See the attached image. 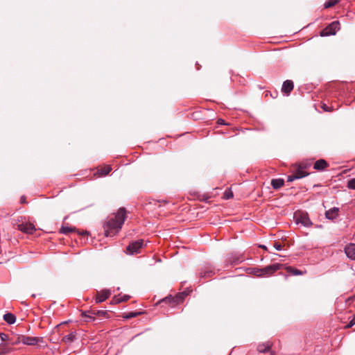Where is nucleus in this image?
Instances as JSON below:
<instances>
[{"label": "nucleus", "instance_id": "39448f33", "mask_svg": "<svg viewBox=\"0 0 355 355\" xmlns=\"http://www.w3.org/2000/svg\"><path fill=\"white\" fill-rule=\"evenodd\" d=\"M17 229L26 234H33L35 230L33 224L30 222L22 220L20 223L16 224Z\"/></svg>", "mask_w": 355, "mask_h": 355}, {"label": "nucleus", "instance_id": "6e6552de", "mask_svg": "<svg viewBox=\"0 0 355 355\" xmlns=\"http://www.w3.org/2000/svg\"><path fill=\"white\" fill-rule=\"evenodd\" d=\"M111 295V291L109 289H103L98 292L96 297V303H101L107 300Z\"/></svg>", "mask_w": 355, "mask_h": 355}, {"label": "nucleus", "instance_id": "c9c22d12", "mask_svg": "<svg viewBox=\"0 0 355 355\" xmlns=\"http://www.w3.org/2000/svg\"><path fill=\"white\" fill-rule=\"evenodd\" d=\"M261 248H263V249L266 250V247L265 245H261Z\"/></svg>", "mask_w": 355, "mask_h": 355}, {"label": "nucleus", "instance_id": "5701e85b", "mask_svg": "<svg viewBox=\"0 0 355 355\" xmlns=\"http://www.w3.org/2000/svg\"><path fill=\"white\" fill-rule=\"evenodd\" d=\"M347 187L349 189L355 190V178L348 180Z\"/></svg>", "mask_w": 355, "mask_h": 355}, {"label": "nucleus", "instance_id": "9d476101", "mask_svg": "<svg viewBox=\"0 0 355 355\" xmlns=\"http://www.w3.org/2000/svg\"><path fill=\"white\" fill-rule=\"evenodd\" d=\"M293 83L292 80H287L284 82L282 87V91L284 94L288 95L293 89Z\"/></svg>", "mask_w": 355, "mask_h": 355}, {"label": "nucleus", "instance_id": "aec40b11", "mask_svg": "<svg viewBox=\"0 0 355 355\" xmlns=\"http://www.w3.org/2000/svg\"><path fill=\"white\" fill-rule=\"evenodd\" d=\"M270 348V345L268 343L259 345L257 347V349L259 352L263 353L266 352L268 349Z\"/></svg>", "mask_w": 355, "mask_h": 355}, {"label": "nucleus", "instance_id": "e433bc0d", "mask_svg": "<svg viewBox=\"0 0 355 355\" xmlns=\"http://www.w3.org/2000/svg\"><path fill=\"white\" fill-rule=\"evenodd\" d=\"M21 202H24V198H21Z\"/></svg>", "mask_w": 355, "mask_h": 355}, {"label": "nucleus", "instance_id": "cd10ccee", "mask_svg": "<svg viewBox=\"0 0 355 355\" xmlns=\"http://www.w3.org/2000/svg\"><path fill=\"white\" fill-rule=\"evenodd\" d=\"M224 197L225 199H230L233 197V193L231 191H225L224 193Z\"/></svg>", "mask_w": 355, "mask_h": 355}, {"label": "nucleus", "instance_id": "393cba45", "mask_svg": "<svg viewBox=\"0 0 355 355\" xmlns=\"http://www.w3.org/2000/svg\"><path fill=\"white\" fill-rule=\"evenodd\" d=\"M288 270L294 275H300L302 274V271L291 267L288 268Z\"/></svg>", "mask_w": 355, "mask_h": 355}, {"label": "nucleus", "instance_id": "f704fd0d", "mask_svg": "<svg viewBox=\"0 0 355 355\" xmlns=\"http://www.w3.org/2000/svg\"><path fill=\"white\" fill-rule=\"evenodd\" d=\"M218 124H225L224 121L222 119H219L218 120Z\"/></svg>", "mask_w": 355, "mask_h": 355}, {"label": "nucleus", "instance_id": "20e7f679", "mask_svg": "<svg viewBox=\"0 0 355 355\" xmlns=\"http://www.w3.org/2000/svg\"><path fill=\"white\" fill-rule=\"evenodd\" d=\"M294 217L297 224H302L304 227H311L312 225V223L306 213H296Z\"/></svg>", "mask_w": 355, "mask_h": 355}, {"label": "nucleus", "instance_id": "4be33fe9", "mask_svg": "<svg viewBox=\"0 0 355 355\" xmlns=\"http://www.w3.org/2000/svg\"><path fill=\"white\" fill-rule=\"evenodd\" d=\"M75 334L73 333H71L65 336H64L63 338V340L65 341V342H72L74 339H75Z\"/></svg>", "mask_w": 355, "mask_h": 355}, {"label": "nucleus", "instance_id": "4468645a", "mask_svg": "<svg viewBox=\"0 0 355 355\" xmlns=\"http://www.w3.org/2000/svg\"><path fill=\"white\" fill-rule=\"evenodd\" d=\"M3 320L9 324H12L16 321V317L15 315L10 313H7L3 315Z\"/></svg>", "mask_w": 355, "mask_h": 355}, {"label": "nucleus", "instance_id": "2eb2a0df", "mask_svg": "<svg viewBox=\"0 0 355 355\" xmlns=\"http://www.w3.org/2000/svg\"><path fill=\"white\" fill-rule=\"evenodd\" d=\"M284 182L282 179H273L271 181V185L274 189H277L284 185Z\"/></svg>", "mask_w": 355, "mask_h": 355}, {"label": "nucleus", "instance_id": "1a4fd4ad", "mask_svg": "<svg viewBox=\"0 0 355 355\" xmlns=\"http://www.w3.org/2000/svg\"><path fill=\"white\" fill-rule=\"evenodd\" d=\"M346 256L351 260H355V243H350L347 244L345 249Z\"/></svg>", "mask_w": 355, "mask_h": 355}, {"label": "nucleus", "instance_id": "7c9ffc66", "mask_svg": "<svg viewBox=\"0 0 355 355\" xmlns=\"http://www.w3.org/2000/svg\"><path fill=\"white\" fill-rule=\"evenodd\" d=\"M298 179V177H296L295 175L293 173V175H288L287 178L288 182H293L295 180Z\"/></svg>", "mask_w": 355, "mask_h": 355}, {"label": "nucleus", "instance_id": "473e14b6", "mask_svg": "<svg viewBox=\"0 0 355 355\" xmlns=\"http://www.w3.org/2000/svg\"><path fill=\"white\" fill-rule=\"evenodd\" d=\"M274 248L277 250H281L282 249V246L280 243H275L274 244Z\"/></svg>", "mask_w": 355, "mask_h": 355}, {"label": "nucleus", "instance_id": "a878e982", "mask_svg": "<svg viewBox=\"0 0 355 355\" xmlns=\"http://www.w3.org/2000/svg\"><path fill=\"white\" fill-rule=\"evenodd\" d=\"M336 3V1L330 0L329 1L325 2L324 6L325 8H329L334 6Z\"/></svg>", "mask_w": 355, "mask_h": 355}, {"label": "nucleus", "instance_id": "f3484780", "mask_svg": "<svg viewBox=\"0 0 355 355\" xmlns=\"http://www.w3.org/2000/svg\"><path fill=\"white\" fill-rule=\"evenodd\" d=\"M11 349L6 344H0V355H6L10 352Z\"/></svg>", "mask_w": 355, "mask_h": 355}, {"label": "nucleus", "instance_id": "ddd939ff", "mask_svg": "<svg viewBox=\"0 0 355 355\" xmlns=\"http://www.w3.org/2000/svg\"><path fill=\"white\" fill-rule=\"evenodd\" d=\"M106 311H88V314L87 313V312H85L83 313V315L85 316V317H88L89 318L92 319V320H94V315H103L105 314H106Z\"/></svg>", "mask_w": 355, "mask_h": 355}, {"label": "nucleus", "instance_id": "b1692460", "mask_svg": "<svg viewBox=\"0 0 355 355\" xmlns=\"http://www.w3.org/2000/svg\"><path fill=\"white\" fill-rule=\"evenodd\" d=\"M74 230L72 227H62L60 229V232L62 234H67L70 232H72Z\"/></svg>", "mask_w": 355, "mask_h": 355}, {"label": "nucleus", "instance_id": "c85d7f7f", "mask_svg": "<svg viewBox=\"0 0 355 355\" xmlns=\"http://www.w3.org/2000/svg\"><path fill=\"white\" fill-rule=\"evenodd\" d=\"M0 338L2 341L10 340L8 335L4 333L0 334Z\"/></svg>", "mask_w": 355, "mask_h": 355}, {"label": "nucleus", "instance_id": "bb28decb", "mask_svg": "<svg viewBox=\"0 0 355 355\" xmlns=\"http://www.w3.org/2000/svg\"><path fill=\"white\" fill-rule=\"evenodd\" d=\"M211 274H212L211 271H206L204 272H200V278L209 277H211Z\"/></svg>", "mask_w": 355, "mask_h": 355}, {"label": "nucleus", "instance_id": "dca6fc26", "mask_svg": "<svg viewBox=\"0 0 355 355\" xmlns=\"http://www.w3.org/2000/svg\"><path fill=\"white\" fill-rule=\"evenodd\" d=\"M294 174L295 175L296 177H298V179H300V178H302L304 177H306L308 173H306L304 169L301 167H298L296 168Z\"/></svg>", "mask_w": 355, "mask_h": 355}, {"label": "nucleus", "instance_id": "f257e3e1", "mask_svg": "<svg viewBox=\"0 0 355 355\" xmlns=\"http://www.w3.org/2000/svg\"><path fill=\"white\" fill-rule=\"evenodd\" d=\"M125 209L120 208L114 218L109 219L104 224L105 235L113 236L119 232L125 220Z\"/></svg>", "mask_w": 355, "mask_h": 355}, {"label": "nucleus", "instance_id": "423d86ee", "mask_svg": "<svg viewBox=\"0 0 355 355\" xmlns=\"http://www.w3.org/2000/svg\"><path fill=\"white\" fill-rule=\"evenodd\" d=\"M340 29V24L338 21H335L331 23L321 32V36H327L330 35H335Z\"/></svg>", "mask_w": 355, "mask_h": 355}, {"label": "nucleus", "instance_id": "c756f323", "mask_svg": "<svg viewBox=\"0 0 355 355\" xmlns=\"http://www.w3.org/2000/svg\"><path fill=\"white\" fill-rule=\"evenodd\" d=\"M140 314L139 312H132V313H130L128 315H126V318H134V317H136L137 315H139Z\"/></svg>", "mask_w": 355, "mask_h": 355}, {"label": "nucleus", "instance_id": "72a5a7b5", "mask_svg": "<svg viewBox=\"0 0 355 355\" xmlns=\"http://www.w3.org/2000/svg\"><path fill=\"white\" fill-rule=\"evenodd\" d=\"M322 108L325 111H327V112L331 111V110L326 105H324V106H322Z\"/></svg>", "mask_w": 355, "mask_h": 355}, {"label": "nucleus", "instance_id": "6ab92c4d", "mask_svg": "<svg viewBox=\"0 0 355 355\" xmlns=\"http://www.w3.org/2000/svg\"><path fill=\"white\" fill-rule=\"evenodd\" d=\"M112 170L110 166H105V167L100 169L98 172L101 175H107Z\"/></svg>", "mask_w": 355, "mask_h": 355}, {"label": "nucleus", "instance_id": "2f4dec72", "mask_svg": "<svg viewBox=\"0 0 355 355\" xmlns=\"http://www.w3.org/2000/svg\"><path fill=\"white\" fill-rule=\"evenodd\" d=\"M355 324V315L353 316V318L349 321V324L347 325V327H352Z\"/></svg>", "mask_w": 355, "mask_h": 355}, {"label": "nucleus", "instance_id": "7ed1b4c3", "mask_svg": "<svg viewBox=\"0 0 355 355\" xmlns=\"http://www.w3.org/2000/svg\"><path fill=\"white\" fill-rule=\"evenodd\" d=\"M144 246V240L139 239L138 241L130 243L126 248V253L130 255L137 254L139 252L140 249Z\"/></svg>", "mask_w": 355, "mask_h": 355}, {"label": "nucleus", "instance_id": "9b49d317", "mask_svg": "<svg viewBox=\"0 0 355 355\" xmlns=\"http://www.w3.org/2000/svg\"><path fill=\"white\" fill-rule=\"evenodd\" d=\"M339 209L333 207L325 212V217L329 220L335 219L338 215Z\"/></svg>", "mask_w": 355, "mask_h": 355}, {"label": "nucleus", "instance_id": "412c9836", "mask_svg": "<svg viewBox=\"0 0 355 355\" xmlns=\"http://www.w3.org/2000/svg\"><path fill=\"white\" fill-rule=\"evenodd\" d=\"M129 298H130V297L128 295H124L123 297H114L113 301L114 302L115 304H118V303H120L122 302H125V301L128 300Z\"/></svg>", "mask_w": 355, "mask_h": 355}, {"label": "nucleus", "instance_id": "a211bd4d", "mask_svg": "<svg viewBox=\"0 0 355 355\" xmlns=\"http://www.w3.org/2000/svg\"><path fill=\"white\" fill-rule=\"evenodd\" d=\"M250 273H252L254 276L258 277H262V273L261 272L263 271H261V268H250Z\"/></svg>", "mask_w": 355, "mask_h": 355}, {"label": "nucleus", "instance_id": "0eeeda50", "mask_svg": "<svg viewBox=\"0 0 355 355\" xmlns=\"http://www.w3.org/2000/svg\"><path fill=\"white\" fill-rule=\"evenodd\" d=\"M282 265L279 263H273L265 268H261L262 277L272 275L275 272L279 270Z\"/></svg>", "mask_w": 355, "mask_h": 355}, {"label": "nucleus", "instance_id": "f03ea898", "mask_svg": "<svg viewBox=\"0 0 355 355\" xmlns=\"http://www.w3.org/2000/svg\"><path fill=\"white\" fill-rule=\"evenodd\" d=\"M40 340H42V339L40 338H37V337L21 336L17 337V339L16 340L12 341V344L15 345L17 343H21L22 344L26 345H35Z\"/></svg>", "mask_w": 355, "mask_h": 355}, {"label": "nucleus", "instance_id": "f8f14e48", "mask_svg": "<svg viewBox=\"0 0 355 355\" xmlns=\"http://www.w3.org/2000/svg\"><path fill=\"white\" fill-rule=\"evenodd\" d=\"M327 162L324 159H321L315 162L313 168L318 171H322L327 167Z\"/></svg>", "mask_w": 355, "mask_h": 355}]
</instances>
